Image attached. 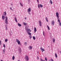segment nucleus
<instances>
[{
  "label": "nucleus",
  "mask_w": 61,
  "mask_h": 61,
  "mask_svg": "<svg viewBox=\"0 0 61 61\" xmlns=\"http://www.w3.org/2000/svg\"><path fill=\"white\" fill-rule=\"evenodd\" d=\"M31 8H29V9H28V12H31Z\"/></svg>",
  "instance_id": "nucleus-9"
},
{
  "label": "nucleus",
  "mask_w": 61,
  "mask_h": 61,
  "mask_svg": "<svg viewBox=\"0 0 61 61\" xmlns=\"http://www.w3.org/2000/svg\"><path fill=\"white\" fill-rule=\"evenodd\" d=\"M11 5H13V4H11Z\"/></svg>",
  "instance_id": "nucleus-47"
},
{
  "label": "nucleus",
  "mask_w": 61,
  "mask_h": 61,
  "mask_svg": "<svg viewBox=\"0 0 61 61\" xmlns=\"http://www.w3.org/2000/svg\"><path fill=\"white\" fill-rule=\"evenodd\" d=\"M40 5L41 7H43V5H42L41 4H40Z\"/></svg>",
  "instance_id": "nucleus-28"
},
{
  "label": "nucleus",
  "mask_w": 61,
  "mask_h": 61,
  "mask_svg": "<svg viewBox=\"0 0 61 61\" xmlns=\"http://www.w3.org/2000/svg\"><path fill=\"white\" fill-rule=\"evenodd\" d=\"M10 10H13L12 9V8L11 7H10Z\"/></svg>",
  "instance_id": "nucleus-39"
},
{
  "label": "nucleus",
  "mask_w": 61,
  "mask_h": 61,
  "mask_svg": "<svg viewBox=\"0 0 61 61\" xmlns=\"http://www.w3.org/2000/svg\"><path fill=\"white\" fill-rule=\"evenodd\" d=\"M39 22L40 26H42V22L40 20L39 21Z\"/></svg>",
  "instance_id": "nucleus-4"
},
{
  "label": "nucleus",
  "mask_w": 61,
  "mask_h": 61,
  "mask_svg": "<svg viewBox=\"0 0 61 61\" xmlns=\"http://www.w3.org/2000/svg\"><path fill=\"white\" fill-rule=\"evenodd\" d=\"M43 35L44 36H45V32L44 31L43 32Z\"/></svg>",
  "instance_id": "nucleus-30"
},
{
  "label": "nucleus",
  "mask_w": 61,
  "mask_h": 61,
  "mask_svg": "<svg viewBox=\"0 0 61 61\" xmlns=\"http://www.w3.org/2000/svg\"><path fill=\"white\" fill-rule=\"evenodd\" d=\"M3 54H4V53H5V49H4L3 50Z\"/></svg>",
  "instance_id": "nucleus-25"
},
{
  "label": "nucleus",
  "mask_w": 61,
  "mask_h": 61,
  "mask_svg": "<svg viewBox=\"0 0 61 61\" xmlns=\"http://www.w3.org/2000/svg\"><path fill=\"white\" fill-rule=\"evenodd\" d=\"M18 61H20L18 60Z\"/></svg>",
  "instance_id": "nucleus-49"
},
{
  "label": "nucleus",
  "mask_w": 61,
  "mask_h": 61,
  "mask_svg": "<svg viewBox=\"0 0 61 61\" xmlns=\"http://www.w3.org/2000/svg\"><path fill=\"white\" fill-rule=\"evenodd\" d=\"M45 60H46V61H47V58L46 57L45 58Z\"/></svg>",
  "instance_id": "nucleus-36"
},
{
  "label": "nucleus",
  "mask_w": 61,
  "mask_h": 61,
  "mask_svg": "<svg viewBox=\"0 0 61 61\" xmlns=\"http://www.w3.org/2000/svg\"><path fill=\"white\" fill-rule=\"evenodd\" d=\"M34 31L35 32V33H36V28L35 27L34 28Z\"/></svg>",
  "instance_id": "nucleus-11"
},
{
  "label": "nucleus",
  "mask_w": 61,
  "mask_h": 61,
  "mask_svg": "<svg viewBox=\"0 0 61 61\" xmlns=\"http://www.w3.org/2000/svg\"><path fill=\"white\" fill-rule=\"evenodd\" d=\"M48 47H49V46Z\"/></svg>",
  "instance_id": "nucleus-50"
},
{
  "label": "nucleus",
  "mask_w": 61,
  "mask_h": 61,
  "mask_svg": "<svg viewBox=\"0 0 61 61\" xmlns=\"http://www.w3.org/2000/svg\"><path fill=\"white\" fill-rule=\"evenodd\" d=\"M56 17H58V18H59V16H58L59 15V14H58V13L56 12Z\"/></svg>",
  "instance_id": "nucleus-5"
},
{
  "label": "nucleus",
  "mask_w": 61,
  "mask_h": 61,
  "mask_svg": "<svg viewBox=\"0 0 61 61\" xmlns=\"http://www.w3.org/2000/svg\"><path fill=\"white\" fill-rule=\"evenodd\" d=\"M51 23L52 24V25H54V23H55V21H54V20H52Z\"/></svg>",
  "instance_id": "nucleus-8"
},
{
  "label": "nucleus",
  "mask_w": 61,
  "mask_h": 61,
  "mask_svg": "<svg viewBox=\"0 0 61 61\" xmlns=\"http://www.w3.org/2000/svg\"><path fill=\"white\" fill-rule=\"evenodd\" d=\"M29 14H30V13L29 12Z\"/></svg>",
  "instance_id": "nucleus-45"
},
{
  "label": "nucleus",
  "mask_w": 61,
  "mask_h": 61,
  "mask_svg": "<svg viewBox=\"0 0 61 61\" xmlns=\"http://www.w3.org/2000/svg\"><path fill=\"white\" fill-rule=\"evenodd\" d=\"M59 25H60V26H61V23L60 22V23H59Z\"/></svg>",
  "instance_id": "nucleus-34"
},
{
  "label": "nucleus",
  "mask_w": 61,
  "mask_h": 61,
  "mask_svg": "<svg viewBox=\"0 0 61 61\" xmlns=\"http://www.w3.org/2000/svg\"><path fill=\"white\" fill-rule=\"evenodd\" d=\"M25 20L26 19V17H25Z\"/></svg>",
  "instance_id": "nucleus-42"
},
{
  "label": "nucleus",
  "mask_w": 61,
  "mask_h": 61,
  "mask_svg": "<svg viewBox=\"0 0 61 61\" xmlns=\"http://www.w3.org/2000/svg\"><path fill=\"white\" fill-rule=\"evenodd\" d=\"M5 28H6V30H8V28H7V27H6Z\"/></svg>",
  "instance_id": "nucleus-32"
},
{
  "label": "nucleus",
  "mask_w": 61,
  "mask_h": 61,
  "mask_svg": "<svg viewBox=\"0 0 61 61\" xmlns=\"http://www.w3.org/2000/svg\"><path fill=\"white\" fill-rule=\"evenodd\" d=\"M40 60L41 61H45V60H43V59L41 58L40 59Z\"/></svg>",
  "instance_id": "nucleus-27"
},
{
  "label": "nucleus",
  "mask_w": 61,
  "mask_h": 61,
  "mask_svg": "<svg viewBox=\"0 0 61 61\" xmlns=\"http://www.w3.org/2000/svg\"><path fill=\"white\" fill-rule=\"evenodd\" d=\"M0 61H3V60H0Z\"/></svg>",
  "instance_id": "nucleus-46"
},
{
  "label": "nucleus",
  "mask_w": 61,
  "mask_h": 61,
  "mask_svg": "<svg viewBox=\"0 0 61 61\" xmlns=\"http://www.w3.org/2000/svg\"><path fill=\"white\" fill-rule=\"evenodd\" d=\"M5 18H6V19H5V24H6V25H7V24H8V21H7V18L6 17H5Z\"/></svg>",
  "instance_id": "nucleus-1"
},
{
  "label": "nucleus",
  "mask_w": 61,
  "mask_h": 61,
  "mask_svg": "<svg viewBox=\"0 0 61 61\" xmlns=\"http://www.w3.org/2000/svg\"><path fill=\"white\" fill-rule=\"evenodd\" d=\"M37 2H38V3H39V1H39V0H37Z\"/></svg>",
  "instance_id": "nucleus-40"
},
{
  "label": "nucleus",
  "mask_w": 61,
  "mask_h": 61,
  "mask_svg": "<svg viewBox=\"0 0 61 61\" xmlns=\"http://www.w3.org/2000/svg\"><path fill=\"white\" fill-rule=\"evenodd\" d=\"M2 18L3 20H4V19L5 18V16H4V15H2Z\"/></svg>",
  "instance_id": "nucleus-10"
},
{
  "label": "nucleus",
  "mask_w": 61,
  "mask_h": 61,
  "mask_svg": "<svg viewBox=\"0 0 61 61\" xmlns=\"http://www.w3.org/2000/svg\"><path fill=\"white\" fill-rule=\"evenodd\" d=\"M1 41L0 40V45H1Z\"/></svg>",
  "instance_id": "nucleus-38"
},
{
  "label": "nucleus",
  "mask_w": 61,
  "mask_h": 61,
  "mask_svg": "<svg viewBox=\"0 0 61 61\" xmlns=\"http://www.w3.org/2000/svg\"><path fill=\"white\" fill-rule=\"evenodd\" d=\"M3 47H4V48H5V44H3Z\"/></svg>",
  "instance_id": "nucleus-33"
},
{
  "label": "nucleus",
  "mask_w": 61,
  "mask_h": 61,
  "mask_svg": "<svg viewBox=\"0 0 61 61\" xmlns=\"http://www.w3.org/2000/svg\"><path fill=\"white\" fill-rule=\"evenodd\" d=\"M15 20L16 22L17 23V19H16V17H15Z\"/></svg>",
  "instance_id": "nucleus-15"
},
{
  "label": "nucleus",
  "mask_w": 61,
  "mask_h": 61,
  "mask_svg": "<svg viewBox=\"0 0 61 61\" xmlns=\"http://www.w3.org/2000/svg\"><path fill=\"white\" fill-rule=\"evenodd\" d=\"M38 8H40V6L39 5V4H38Z\"/></svg>",
  "instance_id": "nucleus-31"
},
{
  "label": "nucleus",
  "mask_w": 61,
  "mask_h": 61,
  "mask_svg": "<svg viewBox=\"0 0 61 61\" xmlns=\"http://www.w3.org/2000/svg\"><path fill=\"white\" fill-rule=\"evenodd\" d=\"M23 24L24 25H26V23H25V22H23Z\"/></svg>",
  "instance_id": "nucleus-21"
},
{
  "label": "nucleus",
  "mask_w": 61,
  "mask_h": 61,
  "mask_svg": "<svg viewBox=\"0 0 61 61\" xmlns=\"http://www.w3.org/2000/svg\"><path fill=\"white\" fill-rule=\"evenodd\" d=\"M50 3L51 4H53V2H52V0H50Z\"/></svg>",
  "instance_id": "nucleus-18"
},
{
  "label": "nucleus",
  "mask_w": 61,
  "mask_h": 61,
  "mask_svg": "<svg viewBox=\"0 0 61 61\" xmlns=\"http://www.w3.org/2000/svg\"><path fill=\"white\" fill-rule=\"evenodd\" d=\"M55 56L56 58H57V54H56V53H55Z\"/></svg>",
  "instance_id": "nucleus-17"
},
{
  "label": "nucleus",
  "mask_w": 61,
  "mask_h": 61,
  "mask_svg": "<svg viewBox=\"0 0 61 61\" xmlns=\"http://www.w3.org/2000/svg\"><path fill=\"white\" fill-rule=\"evenodd\" d=\"M20 46H21V44H20Z\"/></svg>",
  "instance_id": "nucleus-48"
},
{
  "label": "nucleus",
  "mask_w": 61,
  "mask_h": 61,
  "mask_svg": "<svg viewBox=\"0 0 61 61\" xmlns=\"http://www.w3.org/2000/svg\"><path fill=\"white\" fill-rule=\"evenodd\" d=\"M29 36H31V33H30V32H27Z\"/></svg>",
  "instance_id": "nucleus-13"
},
{
  "label": "nucleus",
  "mask_w": 61,
  "mask_h": 61,
  "mask_svg": "<svg viewBox=\"0 0 61 61\" xmlns=\"http://www.w3.org/2000/svg\"><path fill=\"white\" fill-rule=\"evenodd\" d=\"M58 22H59V23H60V20H58Z\"/></svg>",
  "instance_id": "nucleus-35"
},
{
  "label": "nucleus",
  "mask_w": 61,
  "mask_h": 61,
  "mask_svg": "<svg viewBox=\"0 0 61 61\" xmlns=\"http://www.w3.org/2000/svg\"><path fill=\"white\" fill-rule=\"evenodd\" d=\"M4 13H5V15H6V12H5V11L4 12Z\"/></svg>",
  "instance_id": "nucleus-37"
},
{
  "label": "nucleus",
  "mask_w": 61,
  "mask_h": 61,
  "mask_svg": "<svg viewBox=\"0 0 61 61\" xmlns=\"http://www.w3.org/2000/svg\"><path fill=\"white\" fill-rule=\"evenodd\" d=\"M53 42L54 43H55V39H53Z\"/></svg>",
  "instance_id": "nucleus-23"
},
{
  "label": "nucleus",
  "mask_w": 61,
  "mask_h": 61,
  "mask_svg": "<svg viewBox=\"0 0 61 61\" xmlns=\"http://www.w3.org/2000/svg\"><path fill=\"white\" fill-rule=\"evenodd\" d=\"M27 32H31V30L30 29H28L27 30Z\"/></svg>",
  "instance_id": "nucleus-6"
},
{
  "label": "nucleus",
  "mask_w": 61,
  "mask_h": 61,
  "mask_svg": "<svg viewBox=\"0 0 61 61\" xmlns=\"http://www.w3.org/2000/svg\"><path fill=\"white\" fill-rule=\"evenodd\" d=\"M20 5H21V6H23V5L21 3H20Z\"/></svg>",
  "instance_id": "nucleus-29"
},
{
  "label": "nucleus",
  "mask_w": 61,
  "mask_h": 61,
  "mask_svg": "<svg viewBox=\"0 0 61 61\" xmlns=\"http://www.w3.org/2000/svg\"><path fill=\"white\" fill-rule=\"evenodd\" d=\"M12 60H15V56H13L12 57Z\"/></svg>",
  "instance_id": "nucleus-16"
},
{
  "label": "nucleus",
  "mask_w": 61,
  "mask_h": 61,
  "mask_svg": "<svg viewBox=\"0 0 61 61\" xmlns=\"http://www.w3.org/2000/svg\"><path fill=\"white\" fill-rule=\"evenodd\" d=\"M37 58H38V59H39V57H38V56H37Z\"/></svg>",
  "instance_id": "nucleus-43"
},
{
  "label": "nucleus",
  "mask_w": 61,
  "mask_h": 61,
  "mask_svg": "<svg viewBox=\"0 0 61 61\" xmlns=\"http://www.w3.org/2000/svg\"><path fill=\"white\" fill-rule=\"evenodd\" d=\"M28 48L30 50L32 49V47L31 46H29Z\"/></svg>",
  "instance_id": "nucleus-12"
},
{
  "label": "nucleus",
  "mask_w": 61,
  "mask_h": 61,
  "mask_svg": "<svg viewBox=\"0 0 61 61\" xmlns=\"http://www.w3.org/2000/svg\"><path fill=\"white\" fill-rule=\"evenodd\" d=\"M47 27H48V30H50V28L49 27V26H48V25H47Z\"/></svg>",
  "instance_id": "nucleus-26"
},
{
  "label": "nucleus",
  "mask_w": 61,
  "mask_h": 61,
  "mask_svg": "<svg viewBox=\"0 0 61 61\" xmlns=\"http://www.w3.org/2000/svg\"><path fill=\"white\" fill-rule=\"evenodd\" d=\"M32 37L34 40H35V39H36V38L35 37V36H33Z\"/></svg>",
  "instance_id": "nucleus-22"
},
{
  "label": "nucleus",
  "mask_w": 61,
  "mask_h": 61,
  "mask_svg": "<svg viewBox=\"0 0 61 61\" xmlns=\"http://www.w3.org/2000/svg\"><path fill=\"white\" fill-rule=\"evenodd\" d=\"M29 37H30V38H32V36H30Z\"/></svg>",
  "instance_id": "nucleus-41"
},
{
  "label": "nucleus",
  "mask_w": 61,
  "mask_h": 61,
  "mask_svg": "<svg viewBox=\"0 0 61 61\" xmlns=\"http://www.w3.org/2000/svg\"><path fill=\"white\" fill-rule=\"evenodd\" d=\"M46 22H48V19L47 18V17H46Z\"/></svg>",
  "instance_id": "nucleus-19"
},
{
  "label": "nucleus",
  "mask_w": 61,
  "mask_h": 61,
  "mask_svg": "<svg viewBox=\"0 0 61 61\" xmlns=\"http://www.w3.org/2000/svg\"><path fill=\"white\" fill-rule=\"evenodd\" d=\"M40 49L41 50V51H42V53H43V51H45L44 48L42 49V48H41Z\"/></svg>",
  "instance_id": "nucleus-7"
},
{
  "label": "nucleus",
  "mask_w": 61,
  "mask_h": 61,
  "mask_svg": "<svg viewBox=\"0 0 61 61\" xmlns=\"http://www.w3.org/2000/svg\"><path fill=\"white\" fill-rule=\"evenodd\" d=\"M51 60H52V61H54L53 60V59H52Z\"/></svg>",
  "instance_id": "nucleus-44"
},
{
  "label": "nucleus",
  "mask_w": 61,
  "mask_h": 61,
  "mask_svg": "<svg viewBox=\"0 0 61 61\" xmlns=\"http://www.w3.org/2000/svg\"><path fill=\"white\" fill-rule=\"evenodd\" d=\"M25 58L26 60H27V61H28V60H29V58H28V57L27 56H25Z\"/></svg>",
  "instance_id": "nucleus-3"
},
{
  "label": "nucleus",
  "mask_w": 61,
  "mask_h": 61,
  "mask_svg": "<svg viewBox=\"0 0 61 61\" xmlns=\"http://www.w3.org/2000/svg\"><path fill=\"white\" fill-rule=\"evenodd\" d=\"M16 42L18 43V44L20 45V41H19V40L17 39H16Z\"/></svg>",
  "instance_id": "nucleus-2"
},
{
  "label": "nucleus",
  "mask_w": 61,
  "mask_h": 61,
  "mask_svg": "<svg viewBox=\"0 0 61 61\" xmlns=\"http://www.w3.org/2000/svg\"><path fill=\"white\" fill-rule=\"evenodd\" d=\"M18 26H20V27L21 26V25L19 23H18Z\"/></svg>",
  "instance_id": "nucleus-14"
},
{
  "label": "nucleus",
  "mask_w": 61,
  "mask_h": 61,
  "mask_svg": "<svg viewBox=\"0 0 61 61\" xmlns=\"http://www.w3.org/2000/svg\"><path fill=\"white\" fill-rule=\"evenodd\" d=\"M7 41H8V40L7 39H6L5 40V42H7Z\"/></svg>",
  "instance_id": "nucleus-24"
},
{
  "label": "nucleus",
  "mask_w": 61,
  "mask_h": 61,
  "mask_svg": "<svg viewBox=\"0 0 61 61\" xmlns=\"http://www.w3.org/2000/svg\"><path fill=\"white\" fill-rule=\"evenodd\" d=\"M24 44L25 46H26V45H27V43H26V42H24Z\"/></svg>",
  "instance_id": "nucleus-20"
}]
</instances>
